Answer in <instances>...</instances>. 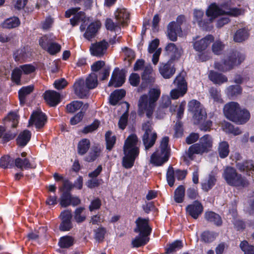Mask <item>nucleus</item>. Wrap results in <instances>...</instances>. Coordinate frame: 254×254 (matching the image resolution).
<instances>
[{
	"label": "nucleus",
	"instance_id": "obj_32",
	"mask_svg": "<svg viewBox=\"0 0 254 254\" xmlns=\"http://www.w3.org/2000/svg\"><path fill=\"white\" fill-rule=\"evenodd\" d=\"M193 22L197 23L200 27H204L207 24L211 23L209 21L210 17L208 20L203 19L204 12L202 10L195 9L193 11Z\"/></svg>",
	"mask_w": 254,
	"mask_h": 254
},
{
	"label": "nucleus",
	"instance_id": "obj_62",
	"mask_svg": "<svg viewBox=\"0 0 254 254\" xmlns=\"http://www.w3.org/2000/svg\"><path fill=\"white\" fill-rule=\"evenodd\" d=\"M61 45L57 43L54 42V41H52L46 51L51 55H55L59 53L61 51Z\"/></svg>",
	"mask_w": 254,
	"mask_h": 254
},
{
	"label": "nucleus",
	"instance_id": "obj_56",
	"mask_svg": "<svg viewBox=\"0 0 254 254\" xmlns=\"http://www.w3.org/2000/svg\"><path fill=\"white\" fill-rule=\"evenodd\" d=\"M237 179L238 180L235 187L239 189H244L249 187L250 185V181L246 177L240 174L239 178Z\"/></svg>",
	"mask_w": 254,
	"mask_h": 254
},
{
	"label": "nucleus",
	"instance_id": "obj_53",
	"mask_svg": "<svg viewBox=\"0 0 254 254\" xmlns=\"http://www.w3.org/2000/svg\"><path fill=\"white\" fill-rule=\"evenodd\" d=\"M204 109L201 106L199 102L195 100H192L189 102L188 104V110L190 112H192L193 115L195 113H197Z\"/></svg>",
	"mask_w": 254,
	"mask_h": 254
},
{
	"label": "nucleus",
	"instance_id": "obj_43",
	"mask_svg": "<svg viewBox=\"0 0 254 254\" xmlns=\"http://www.w3.org/2000/svg\"><path fill=\"white\" fill-rule=\"evenodd\" d=\"M249 34L247 29L242 28L239 29L236 32L234 40L236 42H242L247 39L249 37Z\"/></svg>",
	"mask_w": 254,
	"mask_h": 254
},
{
	"label": "nucleus",
	"instance_id": "obj_40",
	"mask_svg": "<svg viewBox=\"0 0 254 254\" xmlns=\"http://www.w3.org/2000/svg\"><path fill=\"white\" fill-rule=\"evenodd\" d=\"M85 82L89 90L96 88L98 84L97 74L95 72H91L86 78Z\"/></svg>",
	"mask_w": 254,
	"mask_h": 254
},
{
	"label": "nucleus",
	"instance_id": "obj_2",
	"mask_svg": "<svg viewBox=\"0 0 254 254\" xmlns=\"http://www.w3.org/2000/svg\"><path fill=\"white\" fill-rule=\"evenodd\" d=\"M123 151L125 156L123 159V165L127 169L131 168L140 152L139 141L135 134L129 135L126 139Z\"/></svg>",
	"mask_w": 254,
	"mask_h": 254
},
{
	"label": "nucleus",
	"instance_id": "obj_60",
	"mask_svg": "<svg viewBox=\"0 0 254 254\" xmlns=\"http://www.w3.org/2000/svg\"><path fill=\"white\" fill-rule=\"evenodd\" d=\"M242 88L240 85H231L227 88V94L231 97L237 96L242 93Z\"/></svg>",
	"mask_w": 254,
	"mask_h": 254
},
{
	"label": "nucleus",
	"instance_id": "obj_64",
	"mask_svg": "<svg viewBox=\"0 0 254 254\" xmlns=\"http://www.w3.org/2000/svg\"><path fill=\"white\" fill-rule=\"evenodd\" d=\"M19 68L21 69L22 73L24 74H30L35 71L36 67L32 64H25L20 65Z\"/></svg>",
	"mask_w": 254,
	"mask_h": 254
},
{
	"label": "nucleus",
	"instance_id": "obj_47",
	"mask_svg": "<svg viewBox=\"0 0 254 254\" xmlns=\"http://www.w3.org/2000/svg\"><path fill=\"white\" fill-rule=\"evenodd\" d=\"M20 24L19 19L16 17H13L6 19L3 23V28L11 29L17 27Z\"/></svg>",
	"mask_w": 254,
	"mask_h": 254
},
{
	"label": "nucleus",
	"instance_id": "obj_13",
	"mask_svg": "<svg viewBox=\"0 0 254 254\" xmlns=\"http://www.w3.org/2000/svg\"><path fill=\"white\" fill-rule=\"evenodd\" d=\"M149 219L138 217L135 221L136 225L134 229V232L139 233V235L148 236L152 231L151 228L149 225Z\"/></svg>",
	"mask_w": 254,
	"mask_h": 254
},
{
	"label": "nucleus",
	"instance_id": "obj_35",
	"mask_svg": "<svg viewBox=\"0 0 254 254\" xmlns=\"http://www.w3.org/2000/svg\"><path fill=\"white\" fill-rule=\"evenodd\" d=\"M90 147V141L87 138H83L77 144V151L80 155L85 154Z\"/></svg>",
	"mask_w": 254,
	"mask_h": 254
},
{
	"label": "nucleus",
	"instance_id": "obj_54",
	"mask_svg": "<svg viewBox=\"0 0 254 254\" xmlns=\"http://www.w3.org/2000/svg\"><path fill=\"white\" fill-rule=\"evenodd\" d=\"M22 73L19 67H17L12 70L11 79L13 82L17 85L21 84V77Z\"/></svg>",
	"mask_w": 254,
	"mask_h": 254
},
{
	"label": "nucleus",
	"instance_id": "obj_31",
	"mask_svg": "<svg viewBox=\"0 0 254 254\" xmlns=\"http://www.w3.org/2000/svg\"><path fill=\"white\" fill-rule=\"evenodd\" d=\"M208 77L214 83L219 85L228 81V78L225 75L213 70L209 72Z\"/></svg>",
	"mask_w": 254,
	"mask_h": 254
},
{
	"label": "nucleus",
	"instance_id": "obj_10",
	"mask_svg": "<svg viewBox=\"0 0 254 254\" xmlns=\"http://www.w3.org/2000/svg\"><path fill=\"white\" fill-rule=\"evenodd\" d=\"M141 76L142 83L140 87L142 88H145L152 85L154 83L155 81V73L150 64H148L144 66Z\"/></svg>",
	"mask_w": 254,
	"mask_h": 254
},
{
	"label": "nucleus",
	"instance_id": "obj_51",
	"mask_svg": "<svg viewBox=\"0 0 254 254\" xmlns=\"http://www.w3.org/2000/svg\"><path fill=\"white\" fill-rule=\"evenodd\" d=\"M74 239L68 236L62 237L59 242V245L61 248H68L73 245Z\"/></svg>",
	"mask_w": 254,
	"mask_h": 254
},
{
	"label": "nucleus",
	"instance_id": "obj_23",
	"mask_svg": "<svg viewBox=\"0 0 254 254\" xmlns=\"http://www.w3.org/2000/svg\"><path fill=\"white\" fill-rule=\"evenodd\" d=\"M250 118V111L246 108L241 107L232 122L237 125H244L247 123Z\"/></svg>",
	"mask_w": 254,
	"mask_h": 254
},
{
	"label": "nucleus",
	"instance_id": "obj_21",
	"mask_svg": "<svg viewBox=\"0 0 254 254\" xmlns=\"http://www.w3.org/2000/svg\"><path fill=\"white\" fill-rule=\"evenodd\" d=\"M203 210V207L202 204L197 200L194 201L186 207L187 213L195 219H196L201 214Z\"/></svg>",
	"mask_w": 254,
	"mask_h": 254
},
{
	"label": "nucleus",
	"instance_id": "obj_61",
	"mask_svg": "<svg viewBox=\"0 0 254 254\" xmlns=\"http://www.w3.org/2000/svg\"><path fill=\"white\" fill-rule=\"evenodd\" d=\"M240 247L245 254H254V246L249 245L247 241H242Z\"/></svg>",
	"mask_w": 254,
	"mask_h": 254
},
{
	"label": "nucleus",
	"instance_id": "obj_57",
	"mask_svg": "<svg viewBox=\"0 0 254 254\" xmlns=\"http://www.w3.org/2000/svg\"><path fill=\"white\" fill-rule=\"evenodd\" d=\"M183 245L182 241L177 240L172 244H169L168 247L166 249V253L169 254L173 252H175L178 250L181 249L183 248Z\"/></svg>",
	"mask_w": 254,
	"mask_h": 254
},
{
	"label": "nucleus",
	"instance_id": "obj_1",
	"mask_svg": "<svg viewBox=\"0 0 254 254\" xmlns=\"http://www.w3.org/2000/svg\"><path fill=\"white\" fill-rule=\"evenodd\" d=\"M240 6L236 4V0H225L219 4L215 3L211 4L206 11L208 17H210V22L217 17L220 15H227L232 17H238L244 15L245 9L242 8H238L236 6Z\"/></svg>",
	"mask_w": 254,
	"mask_h": 254
},
{
	"label": "nucleus",
	"instance_id": "obj_34",
	"mask_svg": "<svg viewBox=\"0 0 254 254\" xmlns=\"http://www.w3.org/2000/svg\"><path fill=\"white\" fill-rule=\"evenodd\" d=\"M126 95V91L124 89L116 90L111 93L110 96V103L116 105Z\"/></svg>",
	"mask_w": 254,
	"mask_h": 254
},
{
	"label": "nucleus",
	"instance_id": "obj_39",
	"mask_svg": "<svg viewBox=\"0 0 254 254\" xmlns=\"http://www.w3.org/2000/svg\"><path fill=\"white\" fill-rule=\"evenodd\" d=\"M204 216L205 218L208 221L213 222L217 226H219L222 224V222L220 216L218 214L212 211L205 212Z\"/></svg>",
	"mask_w": 254,
	"mask_h": 254
},
{
	"label": "nucleus",
	"instance_id": "obj_24",
	"mask_svg": "<svg viewBox=\"0 0 254 254\" xmlns=\"http://www.w3.org/2000/svg\"><path fill=\"white\" fill-rule=\"evenodd\" d=\"M117 21L122 26H127L129 21V13L125 8H119L115 12Z\"/></svg>",
	"mask_w": 254,
	"mask_h": 254
},
{
	"label": "nucleus",
	"instance_id": "obj_8",
	"mask_svg": "<svg viewBox=\"0 0 254 254\" xmlns=\"http://www.w3.org/2000/svg\"><path fill=\"white\" fill-rule=\"evenodd\" d=\"M185 19L184 15H180L177 17V22L172 21L169 24L167 27V36L170 40L176 41L178 36H180L182 34L181 25Z\"/></svg>",
	"mask_w": 254,
	"mask_h": 254
},
{
	"label": "nucleus",
	"instance_id": "obj_7",
	"mask_svg": "<svg viewBox=\"0 0 254 254\" xmlns=\"http://www.w3.org/2000/svg\"><path fill=\"white\" fill-rule=\"evenodd\" d=\"M153 123L152 121H145L142 123L141 129L143 131L142 140L146 151L152 148L157 138V134L153 129Z\"/></svg>",
	"mask_w": 254,
	"mask_h": 254
},
{
	"label": "nucleus",
	"instance_id": "obj_19",
	"mask_svg": "<svg viewBox=\"0 0 254 254\" xmlns=\"http://www.w3.org/2000/svg\"><path fill=\"white\" fill-rule=\"evenodd\" d=\"M214 40L213 36L208 35L200 40L194 41L193 43V48L198 52L204 51Z\"/></svg>",
	"mask_w": 254,
	"mask_h": 254
},
{
	"label": "nucleus",
	"instance_id": "obj_5",
	"mask_svg": "<svg viewBox=\"0 0 254 254\" xmlns=\"http://www.w3.org/2000/svg\"><path fill=\"white\" fill-rule=\"evenodd\" d=\"M245 60V56L238 51H233L221 61L215 62V69L222 72H227L241 64Z\"/></svg>",
	"mask_w": 254,
	"mask_h": 254
},
{
	"label": "nucleus",
	"instance_id": "obj_44",
	"mask_svg": "<svg viewBox=\"0 0 254 254\" xmlns=\"http://www.w3.org/2000/svg\"><path fill=\"white\" fill-rule=\"evenodd\" d=\"M123 104L126 106L127 110L126 112L124 113L123 115L121 117L118 123L119 128L122 130L126 128L127 124L128 111L129 107V104L127 102H124Z\"/></svg>",
	"mask_w": 254,
	"mask_h": 254
},
{
	"label": "nucleus",
	"instance_id": "obj_58",
	"mask_svg": "<svg viewBox=\"0 0 254 254\" xmlns=\"http://www.w3.org/2000/svg\"><path fill=\"white\" fill-rule=\"evenodd\" d=\"M55 39V38H50L48 35H44L39 39V44L43 49L46 50L51 42Z\"/></svg>",
	"mask_w": 254,
	"mask_h": 254
},
{
	"label": "nucleus",
	"instance_id": "obj_17",
	"mask_svg": "<svg viewBox=\"0 0 254 254\" xmlns=\"http://www.w3.org/2000/svg\"><path fill=\"white\" fill-rule=\"evenodd\" d=\"M47 118L41 111L34 112L30 117L29 123L34 124L37 128H42L46 124Z\"/></svg>",
	"mask_w": 254,
	"mask_h": 254
},
{
	"label": "nucleus",
	"instance_id": "obj_22",
	"mask_svg": "<svg viewBox=\"0 0 254 254\" xmlns=\"http://www.w3.org/2000/svg\"><path fill=\"white\" fill-rule=\"evenodd\" d=\"M44 98L49 106L54 107L60 102L61 95L55 91L48 90L44 93Z\"/></svg>",
	"mask_w": 254,
	"mask_h": 254
},
{
	"label": "nucleus",
	"instance_id": "obj_15",
	"mask_svg": "<svg viewBox=\"0 0 254 254\" xmlns=\"http://www.w3.org/2000/svg\"><path fill=\"white\" fill-rule=\"evenodd\" d=\"M240 174L234 168L228 166L225 169L222 176L228 185L235 187Z\"/></svg>",
	"mask_w": 254,
	"mask_h": 254
},
{
	"label": "nucleus",
	"instance_id": "obj_12",
	"mask_svg": "<svg viewBox=\"0 0 254 254\" xmlns=\"http://www.w3.org/2000/svg\"><path fill=\"white\" fill-rule=\"evenodd\" d=\"M108 43L105 40L91 44L90 52L91 55L98 58L103 57L107 52Z\"/></svg>",
	"mask_w": 254,
	"mask_h": 254
},
{
	"label": "nucleus",
	"instance_id": "obj_48",
	"mask_svg": "<svg viewBox=\"0 0 254 254\" xmlns=\"http://www.w3.org/2000/svg\"><path fill=\"white\" fill-rule=\"evenodd\" d=\"M88 107V105L87 104H85L82 107L81 111L78 113L76 114L70 119V123L71 125H75L82 120L84 115L85 111L87 110Z\"/></svg>",
	"mask_w": 254,
	"mask_h": 254
},
{
	"label": "nucleus",
	"instance_id": "obj_25",
	"mask_svg": "<svg viewBox=\"0 0 254 254\" xmlns=\"http://www.w3.org/2000/svg\"><path fill=\"white\" fill-rule=\"evenodd\" d=\"M32 56V52L28 47H24L16 50L14 53V59L16 62H25Z\"/></svg>",
	"mask_w": 254,
	"mask_h": 254
},
{
	"label": "nucleus",
	"instance_id": "obj_3",
	"mask_svg": "<svg viewBox=\"0 0 254 254\" xmlns=\"http://www.w3.org/2000/svg\"><path fill=\"white\" fill-rule=\"evenodd\" d=\"M213 140L209 134H205L200 138L198 143L190 146L187 151L182 156L183 160L190 165V162L194 159L195 154L202 155L211 151L213 147Z\"/></svg>",
	"mask_w": 254,
	"mask_h": 254
},
{
	"label": "nucleus",
	"instance_id": "obj_46",
	"mask_svg": "<svg viewBox=\"0 0 254 254\" xmlns=\"http://www.w3.org/2000/svg\"><path fill=\"white\" fill-rule=\"evenodd\" d=\"M83 106V102L79 101H73L66 106V111L68 113H74Z\"/></svg>",
	"mask_w": 254,
	"mask_h": 254
},
{
	"label": "nucleus",
	"instance_id": "obj_30",
	"mask_svg": "<svg viewBox=\"0 0 254 254\" xmlns=\"http://www.w3.org/2000/svg\"><path fill=\"white\" fill-rule=\"evenodd\" d=\"M101 152L102 150L99 145L93 146L85 156L84 160L87 162H94L100 156Z\"/></svg>",
	"mask_w": 254,
	"mask_h": 254
},
{
	"label": "nucleus",
	"instance_id": "obj_38",
	"mask_svg": "<svg viewBox=\"0 0 254 254\" xmlns=\"http://www.w3.org/2000/svg\"><path fill=\"white\" fill-rule=\"evenodd\" d=\"M174 85L179 89L188 91L187 82L186 81L185 76L182 73L179 74L174 81Z\"/></svg>",
	"mask_w": 254,
	"mask_h": 254
},
{
	"label": "nucleus",
	"instance_id": "obj_36",
	"mask_svg": "<svg viewBox=\"0 0 254 254\" xmlns=\"http://www.w3.org/2000/svg\"><path fill=\"white\" fill-rule=\"evenodd\" d=\"M217 151L221 158L223 159L227 157L230 152L228 143L225 141L220 142L218 146Z\"/></svg>",
	"mask_w": 254,
	"mask_h": 254
},
{
	"label": "nucleus",
	"instance_id": "obj_50",
	"mask_svg": "<svg viewBox=\"0 0 254 254\" xmlns=\"http://www.w3.org/2000/svg\"><path fill=\"white\" fill-rule=\"evenodd\" d=\"M105 139L106 142V148L110 151L113 148L115 144L116 138L115 135H112V132L108 131L105 134Z\"/></svg>",
	"mask_w": 254,
	"mask_h": 254
},
{
	"label": "nucleus",
	"instance_id": "obj_45",
	"mask_svg": "<svg viewBox=\"0 0 254 254\" xmlns=\"http://www.w3.org/2000/svg\"><path fill=\"white\" fill-rule=\"evenodd\" d=\"M217 236V234L213 232L205 231L200 236L201 240L204 243H209L213 242Z\"/></svg>",
	"mask_w": 254,
	"mask_h": 254
},
{
	"label": "nucleus",
	"instance_id": "obj_42",
	"mask_svg": "<svg viewBox=\"0 0 254 254\" xmlns=\"http://www.w3.org/2000/svg\"><path fill=\"white\" fill-rule=\"evenodd\" d=\"M149 238L147 236L140 235L136 237L131 242L133 247L138 248L145 245L149 241Z\"/></svg>",
	"mask_w": 254,
	"mask_h": 254
},
{
	"label": "nucleus",
	"instance_id": "obj_55",
	"mask_svg": "<svg viewBox=\"0 0 254 254\" xmlns=\"http://www.w3.org/2000/svg\"><path fill=\"white\" fill-rule=\"evenodd\" d=\"M207 117V113L205 109L201 110L197 113H195L193 116L194 123L198 125L205 120Z\"/></svg>",
	"mask_w": 254,
	"mask_h": 254
},
{
	"label": "nucleus",
	"instance_id": "obj_63",
	"mask_svg": "<svg viewBox=\"0 0 254 254\" xmlns=\"http://www.w3.org/2000/svg\"><path fill=\"white\" fill-rule=\"evenodd\" d=\"M110 73V67L109 66L104 67L102 70L97 72V77H98L100 80L103 81L107 80Z\"/></svg>",
	"mask_w": 254,
	"mask_h": 254
},
{
	"label": "nucleus",
	"instance_id": "obj_16",
	"mask_svg": "<svg viewBox=\"0 0 254 254\" xmlns=\"http://www.w3.org/2000/svg\"><path fill=\"white\" fill-rule=\"evenodd\" d=\"M74 93L79 98L83 99L87 97L89 89L82 79L76 80L73 85Z\"/></svg>",
	"mask_w": 254,
	"mask_h": 254
},
{
	"label": "nucleus",
	"instance_id": "obj_49",
	"mask_svg": "<svg viewBox=\"0 0 254 254\" xmlns=\"http://www.w3.org/2000/svg\"><path fill=\"white\" fill-rule=\"evenodd\" d=\"M85 207H79L74 212V219L77 223H81L86 219V215L84 213Z\"/></svg>",
	"mask_w": 254,
	"mask_h": 254
},
{
	"label": "nucleus",
	"instance_id": "obj_20",
	"mask_svg": "<svg viewBox=\"0 0 254 254\" xmlns=\"http://www.w3.org/2000/svg\"><path fill=\"white\" fill-rule=\"evenodd\" d=\"M237 169L241 172H246L248 176H251L254 180V163L251 160H245L236 164Z\"/></svg>",
	"mask_w": 254,
	"mask_h": 254
},
{
	"label": "nucleus",
	"instance_id": "obj_26",
	"mask_svg": "<svg viewBox=\"0 0 254 254\" xmlns=\"http://www.w3.org/2000/svg\"><path fill=\"white\" fill-rule=\"evenodd\" d=\"M101 26V23L99 20H96L90 23L83 35L84 37L87 40L91 41L95 37Z\"/></svg>",
	"mask_w": 254,
	"mask_h": 254
},
{
	"label": "nucleus",
	"instance_id": "obj_4",
	"mask_svg": "<svg viewBox=\"0 0 254 254\" xmlns=\"http://www.w3.org/2000/svg\"><path fill=\"white\" fill-rule=\"evenodd\" d=\"M160 94L161 91L159 89L152 88L150 89L148 95L146 94L142 95L139 99L138 103V115L141 116L145 113L146 116L148 119H151L156 107V103Z\"/></svg>",
	"mask_w": 254,
	"mask_h": 254
},
{
	"label": "nucleus",
	"instance_id": "obj_28",
	"mask_svg": "<svg viewBox=\"0 0 254 254\" xmlns=\"http://www.w3.org/2000/svg\"><path fill=\"white\" fill-rule=\"evenodd\" d=\"M165 50L170 56L171 61L178 60L182 53V50L178 49L174 43H169L165 47Z\"/></svg>",
	"mask_w": 254,
	"mask_h": 254
},
{
	"label": "nucleus",
	"instance_id": "obj_11",
	"mask_svg": "<svg viewBox=\"0 0 254 254\" xmlns=\"http://www.w3.org/2000/svg\"><path fill=\"white\" fill-rule=\"evenodd\" d=\"M241 107V106L237 102L232 101L226 103L223 110L224 116L232 122Z\"/></svg>",
	"mask_w": 254,
	"mask_h": 254
},
{
	"label": "nucleus",
	"instance_id": "obj_6",
	"mask_svg": "<svg viewBox=\"0 0 254 254\" xmlns=\"http://www.w3.org/2000/svg\"><path fill=\"white\" fill-rule=\"evenodd\" d=\"M169 137L162 138L159 147L150 156L149 163L154 166H161L166 163L170 157V148L168 146Z\"/></svg>",
	"mask_w": 254,
	"mask_h": 254
},
{
	"label": "nucleus",
	"instance_id": "obj_9",
	"mask_svg": "<svg viewBox=\"0 0 254 254\" xmlns=\"http://www.w3.org/2000/svg\"><path fill=\"white\" fill-rule=\"evenodd\" d=\"M188 174L187 170L177 169L174 170L172 166H169L166 173V179L169 186L172 187L175 184V177L178 181L184 180Z\"/></svg>",
	"mask_w": 254,
	"mask_h": 254
},
{
	"label": "nucleus",
	"instance_id": "obj_33",
	"mask_svg": "<svg viewBox=\"0 0 254 254\" xmlns=\"http://www.w3.org/2000/svg\"><path fill=\"white\" fill-rule=\"evenodd\" d=\"M34 88V85H30L23 87L19 90L18 97L20 104H24L26 101V97L33 91Z\"/></svg>",
	"mask_w": 254,
	"mask_h": 254
},
{
	"label": "nucleus",
	"instance_id": "obj_18",
	"mask_svg": "<svg viewBox=\"0 0 254 254\" xmlns=\"http://www.w3.org/2000/svg\"><path fill=\"white\" fill-rule=\"evenodd\" d=\"M125 81V74L116 68L113 71L111 78L108 83L109 87H118L121 86Z\"/></svg>",
	"mask_w": 254,
	"mask_h": 254
},
{
	"label": "nucleus",
	"instance_id": "obj_37",
	"mask_svg": "<svg viewBox=\"0 0 254 254\" xmlns=\"http://www.w3.org/2000/svg\"><path fill=\"white\" fill-rule=\"evenodd\" d=\"M14 165L15 167L20 169L21 171L32 168V165L30 161L26 158L24 159L19 157L15 159Z\"/></svg>",
	"mask_w": 254,
	"mask_h": 254
},
{
	"label": "nucleus",
	"instance_id": "obj_14",
	"mask_svg": "<svg viewBox=\"0 0 254 254\" xmlns=\"http://www.w3.org/2000/svg\"><path fill=\"white\" fill-rule=\"evenodd\" d=\"M60 217L61 219L59 229L62 231H68L72 228L71 222L72 213L71 210H65L62 211Z\"/></svg>",
	"mask_w": 254,
	"mask_h": 254
},
{
	"label": "nucleus",
	"instance_id": "obj_27",
	"mask_svg": "<svg viewBox=\"0 0 254 254\" xmlns=\"http://www.w3.org/2000/svg\"><path fill=\"white\" fill-rule=\"evenodd\" d=\"M159 70L164 78L168 79L171 78L174 74L176 69L169 61L166 64H160Z\"/></svg>",
	"mask_w": 254,
	"mask_h": 254
},
{
	"label": "nucleus",
	"instance_id": "obj_41",
	"mask_svg": "<svg viewBox=\"0 0 254 254\" xmlns=\"http://www.w3.org/2000/svg\"><path fill=\"white\" fill-rule=\"evenodd\" d=\"M185 187L183 185L179 186L175 190L174 200L177 203L184 201L185 194Z\"/></svg>",
	"mask_w": 254,
	"mask_h": 254
},
{
	"label": "nucleus",
	"instance_id": "obj_52",
	"mask_svg": "<svg viewBox=\"0 0 254 254\" xmlns=\"http://www.w3.org/2000/svg\"><path fill=\"white\" fill-rule=\"evenodd\" d=\"M71 194L69 192H64L60 199V204L63 207H66L71 204Z\"/></svg>",
	"mask_w": 254,
	"mask_h": 254
},
{
	"label": "nucleus",
	"instance_id": "obj_59",
	"mask_svg": "<svg viewBox=\"0 0 254 254\" xmlns=\"http://www.w3.org/2000/svg\"><path fill=\"white\" fill-rule=\"evenodd\" d=\"M123 52L125 56V61H127L129 64H130L132 60L134 59V52L130 49L127 47H125L122 49Z\"/></svg>",
	"mask_w": 254,
	"mask_h": 254
},
{
	"label": "nucleus",
	"instance_id": "obj_29",
	"mask_svg": "<svg viewBox=\"0 0 254 254\" xmlns=\"http://www.w3.org/2000/svg\"><path fill=\"white\" fill-rule=\"evenodd\" d=\"M31 137V133L30 131L23 130L18 134L16 139V144L20 147H24L30 141Z\"/></svg>",
	"mask_w": 254,
	"mask_h": 254
}]
</instances>
